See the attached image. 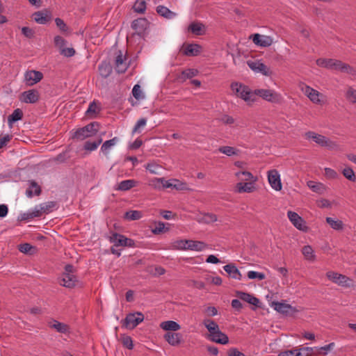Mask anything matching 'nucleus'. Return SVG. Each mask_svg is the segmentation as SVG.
<instances>
[{"label":"nucleus","instance_id":"f257e3e1","mask_svg":"<svg viewBox=\"0 0 356 356\" xmlns=\"http://www.w3.org/2000/svg\"><path fill=\"white\" fill-rule=\"evenodd\" d=\"M317 65L330 70L340 71L341 72L354 74L355 70L350 65L343 63L341 60L332 58H318L316 60Z\"/></svg>","mask_w":356,"mask_h":356},{"label":"nucleus","instance_id":"f03ea898","mask_svg":"<svg viewBox=\"0 0 356 356\" xmlns=\"http://www.w3.org/2000/svg\"><path fill=\"white\" fill-rule=\"evenodd\" d=\"M99 126V123L97 122H90L85 127L76 129L72 137L77 140H83L87 138L96 135Z\"/></svg>","mask_w":356,"mask_h":356},{"label":"nucleus","instance_id":"7ed1b4c3","mask_svg":"<svg viewBox=\"0 0 356 356\" xmlns=\"http://www.w3.org/2000/svg\"><path fill=\"white\" fill-rule=\"evenodd\" d=\"M305 137L307 139H312L315 143L321 147H326L329 149H334L337 148L338 145L336 142L330 140L328 138L318 134L314 131H307L305 133Z\"/></svg>","mask_w":356,"mask_h":356},{"label":"nucleus","instance_id":"20e7f679","mask_svg":"<svg viewBox=\"0 0 356 356\" xmlns=\"http://www.w3.org/2000/svg\"><path fill=\"white\" fill-rule=\"evenodd\" d=\"M231 88L237 97H239L245 102H254V92L248 86L235 82L231 84Z\"/></svg>","mask_w":356,"mask_h":356},{"label":"nucleus","instance_id":"39448f33","mask_svg":"<svg viewBox=\"0 0 356 356\" xmlns=\"http://www.w3.org/2000/svg\"><path fill=\"white\" fill-rule=\"evenodd\" d=\"M144 320V315L141 312L129 313L125 318L122 321V326L132 330Z\"/></svg>","mask_w":356,"mask_h":356},{"label":"nucleus","instance_id":"423d86ee","mask_svg":"<svg viewBox=\"0 0 356 356\" xmlns=\"http://www.w3.org/2000/svg\"><path fill=\"white\" fill-rule=\"evenodd\" d=\"M327 278L339 286L344 287L352 286L353 281L347 276L334 271H329L326 273Z\"/></svg>","mask_w":356,"mask_h":356},{"label":"nucleus","instance_id":"0eeeda50","mask_svg":"<svg viewBox=\"0 0 356 356\" xmlns=\"http://www.w3.org/2000/svg\"><path fill=\"white\" fill-rule=\"evenodd\" d=\"M259 96L262 97L264 99L276 103L279 102L280 100V95L275 92L268 90V89H257L254 91V99H255L256 96Z\"/></svg>","mask_w":356,"mask_h":356},{"label":"nucleus","instance_id":"6e6552de","mask_svg":"<svg viewBox=\"0 0 356 356\" xmlns=\"http://www.w3.org/2000/svg\"><path fill=\"white\" fill-rule=\"evenodd\" d=\"M149 24V23L146 18L140 17L132 22L131 28L136 31V34L139 36H142L148 29Z\"/></svg>","mask_w":356,"mask_h":356},{"label":"nucleus","instance_id":"1a4fd4ad","mask_svg":"<svg viewBox=\"0 0 356 356\" xmlns=\"http://www.w3.org/2000/svg\"><path fill=\"white\" fill-rule=\"evenodd\" d=\"M268 179L270 186L275 191L282 190L280 176L277 170H271L268 172Z\"/></svg>","mask_w":356,"mask_h":356},{"label":"nucleus","instance_id":"9d476101","mask_svg":"<svg viewBox=\"0 0 356 356\" xmlns=\"http://www.w3.org/2000/svg\"><path fill=\"white\" fill-rule=\"evenodd\" d=\"M252 39L253 42L259 47H270L273 41L270 36L260 35L259 33H254L250 36Z\"/></svg>","mask_w":356,"mask_h":356},{"label":"nucleus","instance_id":"9b49d317","mask_svg":"<svg viewBox=\"0 0 356 356\" xmlns=\"http://www.w3.org/2000/svg\"><path fill=\"white\" fill-rule=\"evenodd\" d=\"M249 67L256 72H260L265 76H270L272 71L263 63L259 61H248Z\"/></svg>","mask_w":356,"mask_h":356},{"label":"nucleus","instance_id":"f8f14e48","mask_svg":"<svg viewBox=\"0 0 356 356\" xmlns=\"http://www.w3.org/2000/svg\"><path fill=\"white\" fill-rule=\"evenodd\" d=\"M77 279L76 276L70 273H63L58 279V283L66 288H73L76 286Z\"/></svg>","mask_w":356,"mask_h":356},{"label":"nucleus","instance_id":"ddd939ff","mask_svg":"<svg viewBox=\"0 0 356 356\" xmlns=\"http://www.w3.org/2000/svg\"><path fill=\"white\" fill-rule=\"evenodd\" d=\"M287 216L292 224L299 230H305L307 228L305 225V222L297 213L289 211Z\"/></svg>","mask_w":356,"mask_h":356},{"label":"nucleus","instance_id":"4468645a","mask_svg":"<svg viewBox=\"0 0 356 356\" xmlns=\"http://www.w3.org/2000/svg\"><path fill=\"white\" fill-rule=\"evenodd\" d=\"M22 101L27 104H34L39 100V92L37 90L31 89L22 94Z\"/></svg>","mask_w":356,"mask_h":356},{"label":"nucleus","instance_id":"2eb2a0df","mask_svg":"<svg viewBox=\"0 0 356 356\" xmlns=\"http://www.w3.org/2000/svg\"><path fill=\"white\" fill-rule=\"evenodd\" d=\"M215 333L209 334L208 339L215 343L220 344H227L229 342L227 335L222 332L220 329L214 332Z\"/></svg>","mask_w":356,"mask_h":356},{"label":"nucleus","instance_id":"dca6fc26","mask_svg":"<svg viewBox=\"0 0 356 356\" xmlns=\"http://www.w3.org/2000/svg\"><path fill=\"white\" fill-rule=\"evenodd\" d=\"M43 78V74L41 72L36 70H29L25 73V79L26 81L30 82L28 83L29 86H33Z\"/></svg>","mask_w":356,"mask_h":356},{"label":"nucleus","instance_id":"f3484780","mask_svg":"<svg viewBox=\"0 0 356 356\" xmlns=\"http://www.w3.org/2000/svg\"><path fill=\"white\" fill-rule=\"evenodd\" d=\"M302 90L305 95L314 104H320L321 99L319 96L321 95L318 91L314 90L309 86L305 85Z\"/></svg>","mask_w":356,"mask_h":356},{"label":"nucleus","instance_id":"a211bd4d","mask_svg":"<svg viewBox=\"0 0 356 356\" xmlns=\"http://www.w3.org/2000/svg\"><path fill=\"white\" fill-rule=\"evenodd\" d=\"M126 60V57H123L121 51H119L115 60V68L118 73L122 74L126 72L128 67Z\"/></svg>","mask_w":356,"mask_h":356},{"label":"nucleus","instance_id":"6ab92c4d","mask_svg":"<svg viewBox=\"0 0 356 356\" xmlns=\"http://www.w3.org/2000/svg\"><path fill=\"white\" fill-rule=\"evenodd\" d=\"M201 46L197 44H184L182 47V53L187 56H197L201 51Z\"/></svg>","mask_w":356,"mask_h":356},{"label":"nucleus","instance_id":"aec40b11","mask_svg":"<svg viewBox=\"0 0 356 356\" xmlns=\"http://www.w3.org/2000/svg\"><path fill=\"white\" fill-rule=\"evenodd\" d=\"M272 305L274 307L275 310L283 314L287 315L296 312V309L291 305L284 302H273Z\"/></svg>","mask_w":356,"mask_h":356},{"label":"nucleus","instance_id":"412c9836","mask_svg":"<svg viewBox=\"0 0 356 356\" xmlns=\"http://www.w3.org/2000/svg\"><path fill=\"white\" fill-rule=\"evenodd\" d=\"M236 296L238 299H240L243 301L248 302L250 305H252L256 307H260L259 306V303H260L259 300L257 298L253 296L252 295H251L250 293L243 292V291H236Z\"/></svg>","mask_w":356,"mask_h":356},{"label":"nucleus","instance_id":"4be33fe9","mask_svg":"<svg viewBox=\"0 0 356 356\" xmlns=\"http://www.w3.org/2000/svg\"><path fill=\"white\" fill-rule=\"evenodd\" d=\"M184 243L187 244V247H184V250L202 251L207 247L205 243L200 241L185 240Z\"/></svg>","mask_w":356,"mask_h":356},{"label":"nucleus","instance_id":"5701e85b","mask_svg":"<svg viewBox=\"0 0 356 356\" xmlns=\"http://www.w3.org/2000/svg\"><path fill=\"white\" fill-rule=\"evenodd\" d=\"M198 74V71L195 69H186L183 70L181 73L177 75V80L178 82L183 83L186 81L187 79H192L193 77L197 76Z\"/></svg>","mask_w":356,"mask_h":356},{"label":"nucleus","instance_id":"b1692460","mask_svg":"<svg viewBox=\"0 0 356 356\" xmlns=\"http://www.w3.org/2000/svg\"><path fill=\"white\" fill-rule=\"evenodd\" d=\"M224 270L233 279L241 280L242 275L234 264H229L223 267Z\"/></svg>","mask_w":356,"mask_h":356},{"label":"nucleus","instance_id":"393cba45","mask_svg":"<svg viewBox=\"0 0 356 356\" xmlns=\"http://www.w3.org/2000/svg\"><path fill=\"white\" fill-rule=\"evenodd\" d=\"M164 339L171 346H177L181 342V335L177 332H168L165 334Z\"/></svg>","mask_w":356,"mask_h":356},{"label":"nucleus","instance_id":"a878e982","mask_svg":"<svg viewBox=\"0 0 356 356\" xmlns=\"http://www.w3.org/2000/svg\"><path fill=\"white\" fill-rule=\"evenodd\" d=\"M156 13L161 17L167 19H172L176 17L177 14L171 11L169 8L164 6H158L156 8Z\"/></svg>","mask_w":356,"mask_h":356},{"label":"nucleus","instance_id":"bb28decb","mask_svg":"<svg viewBox=\"0 0 356 356\" xmlns=\"http://www.w3.org/2000/svg\"><path fill=\"white\" fill-rule=\"evenodd\" d=\"M188 30L195 35H202L205 33V26L199 22H192L188 26Z\"/></svg>","mask_w":356,"mask_h":356},{"label":"nucleus","instance_id":"cd10ccee","mask_svg":"<svg viewBox=\"0 0 356 356\" xmlns=\"http://www.w3.org/2000/svg\"><path fill=\"white\" fill-rule=\"evenodd\" d=\"M110 241L114 244L115 247H124V245H126L127 237L124 235L115 232L110 236Z\"/></svg>","mask_w":356,"mask_h":356},{"label":"nucleus","instance_id":"c85d7f7f","mask_svg":"<svg viewBox=\"0 0 356 356\" xmlns=\"http://www.w3.org/2000/svg\"><path fill=\"white\" fill-rule=\"evenodd\" d=\"M161 328L165 331H177L180 329V325L175 321H163L160 324Z\"/></svg>","mask_w":356,"mask_h":356},{"label":"nucleus","instance_id":"c756f323","mask_svg":"<svg viewBox=\"0 0 356 356\" xmlns=\"http://www.w3.org/2000/svg\"><path fill=\"white\" fill-rule=\"evenodd\" d=\"M40 193V186L35 181H31L29 188L26 191V195L29 197H31L33 195H39Z\"/></svg>","mask_w":356,"mask_h":356},{"label":"nucleus","instance_id":"7c9ffc66","mask_svg":"<svg viewBox=\"0 0 356 356\" xmlns=\"http://www.w3.org/2000/svg\"><path fill=\"white\" fill-rule=\"evenodd\" d=\"M33 19L40 24H45L50 20V17L42 11H37L33 14Z\"/></svg>","mask_w":356,"mask_h":356},{"label":"nucleus","instance_id":"2f4dec72","mask_svg":"<svg viewBox=\"0 0 356 356\" xmlns=\"http://www.w3.org/2000/svg\"><path fill=\"white\" fill-rule=\"evenodd\" d=\"M137 181L134 179H127L119 183L117 189L122 191H126L136 186Z\"/></svg>","mask_w":356,"mask_h":356},{"label":"nucleus","instance_id":"473e14b6","mask_svg":"<svg viewBox=\"0 0 356 356\" xmlns=\"http://www.w3.org/2000/svg\"><path fill=\"white\" fill-rule=\"evenodd\" d=\"M98 70L99 74L104 78H107L112 72L111 65L106 62H102L99 65Z\"/></svg>","mask_w":356,"mask_h":356},{"label":"nucleus","instance_id":"72a5a7b5","mask_svg":"<svg viewBox=\"0 0 356 356\" xmlns=\"http://www.w3.org/2000/svg\"><path fill=\"white\" fill-rule=\"evenodd\" d=\"M49 327L55 329L57 332L63 334L67 333L69 330V326L67 325L58 322L56 320H54L53 323H49Z\"/></svg>","mask_w":356,"mask_h":356},{"label":"nucleus","instance_id":"f704fd0d","mask_svg":"<svg viewBox=\"0 0 356 356\" xmlns=\"http://www.w3.org/2000/svg\"><path fill=\"white\" fill-rule=\"evenodd\" d=\"M23 118V112L21 109L17 108L14 110L13 113L10 115L8 118V122L9 124H12L14 122L22 120Z\"/></svg>","mask_w":356,"mask_h":356},{"label":"nucleus","instance_id":"c9c22d12","mask_svg":"<svg viewBox=\"0 0 356 356\" xmlns=\"http://www.w3.org/2000/svg\"><path fill=\"white\" fill-rule=\"evenodd\" d=\"M42 207V211L44 213H49L55 210L58 207V203L56 201H50L40 204Z\"/></svg>","mask_w":356,"mask_h":356},{"label":"nucleus","instance_id":"e433bc0d","mask_svg":"<svg viewBox=\"0 0 356 356\" xmlns=\"http://www.w3.org/2000/svg\"><path fill=\"white\" fill-rule=\"evenodd\" d=\"M236 188L238 193H250L254 188L251 182H239L237 184Z\"/></svg>","mask_w":356,"mask_h":356},{"label":"nucleus","instance_id":"4c0bfd02","mask_svg":"<svg viewBox=\"0 0 356 356\" xmlns=\"http://www.w3.org/2000/svg\"><path fill=\"white\" fill-rule=\"evenodd\" d=\"M326 222L335 230H342L343 228V223L341 220H334L331 217H327Z\"/></svg>","mask_w":356,"mask_h":356},{"label":"nucleus","instance_id":"58836bf2","mask_svg":"<svg viewBox=\"0 0 356 356\" xmlns=\"http://www.w3.org/2000/svg\"><path fill=\"white\" fill-rule=\"evenodd\" d=\"M118 140H119L118 138L114 137L113 138H112L111 140L105 141L101 147V151L104 154H107L109 149L111 147H112L113 146H114Z\"/></svg>","mask_w":356,"mask_h":356},{"label":"nucleus","instance_id":"ea45409f","mask_svg":"<svg viewBox=\"0 0 356 356\" xmlns=\"http://www.w3.org/2000/svg\"><path fill=\"white\" fill-rule=\"evenodd\" d=\"M203 324L207 327L209 334L215 333L214 332L219 329L218 325L214 321L211 319L204 320Z\"/></svg>","mask_w":356,"mask_h":356},{"label":"nucleus","instance_id":"a19ab883","mask_svg":"<svg viewBox=\"0 0 356 356\" xmlns=\"http://www.w3.org/2000/svg\"><path fill=\"white\" fill-rule=\"evenodd\" d=\"M19 250L25 254H33L36 251V248L26 243L19 245Z\"/></svg>","mask_w":356,"mask_h":356},{"label":"nucleus","instance_id":"79ce46f5","mask_svg":"<svg viewBox=\"0 0 356 356\" xmlns=\"http://www.w3.org/2000/svg\"><path fill=\"white\" fill-rule=\"evenodd\" d=\"M102 143V139L99 138L95 141L87 140L84 144V149L88 151H94Z\"/></svg>","mask_w":356,"mask_h":356},{"label":"nucleus","instance_id":"37998d69","mask_svg":"<svg viewBox=\"0 0 356 356\" xmlns=\"http://www.w3.org/2000/svg\"><path fill=\"white\" fill-rule=\"evenodd\" d=\"M136 13L143 14L146 10V1L145 0H136L133 6Z\"/></svg>","mask_w":356,"mask_h":356},{"label":"nucleus","instance_id":"c03bdc74","mask_svg":"<svg viewBox=\"0 0 356 356\" xmlns=\"http://www.w3.org/2000/svg\"><path fill=\"white\" fill-rule=\"evenodd\" d=\"M142 212L140 211H129L124 214V218L129 220H139L142 218Z\"/></svg>","mask_w":356,"mask_h":356},{"label":"nucleus","instance_id":"a18cd8bd","mask_svg":"<svg viewBox=\"0 0 356 356\" xmlns=\"http://www.w3.org/2000/svg\"><path fill=\"white\" fill-rule=\"evenodd\" d=\"M218 151L229 156L236 155L238 154V150L230 146H221L218 148Z\"/></svg>","mask_w":356,"mask_h":356},{"label":"nucleus","instance_id":"49530a36","mask_svg":"<svg viewBox=\"0 0 356 356\" xmlns=\"http://www.w3.org/2000/svg\"><path fill=\"white\" fill-rule=\"evenodd\" d=\"M100 109L97 108L96 104L95 102H92L90 104L87 111H86V115L90 118H92L96 116V115L99 112Z\"/></svg>","mask_w":356,"mask_h":356},{"label":"nucleus","instance_id":"de8ad7c7","mask_svg":"<svg viewBox=\"0 0 356 356\" xmlns=\"http://www.w3.org/2000/svg\"><path fill=\"white\" fill-rule=\"evenodd\" d=\"M279 356H308L307 355L298 350V348L280 352Z\"/></svg>","mask_w":356,"mask_h":356},{"label":"nucleus","instance_id":"09e8293b","mask_svg":"<svg viewBox=\"0 0 356 356\" xmlns=\"http://www.w3.org/2000/svg\"><path fill=\"white\" fill-rule=\"evenodd\" d=\"M164 178H154L149 181V185L156 189H163Z\"/></svg>","mask_w":356,"mask_h":356},{"label":"nucleus","instance_id":"8fccbe9b","mask_svg":"<svg viewBox=\"0 0 356 356\" xmlns=\"http://www.w3.org/2000/svg\"><path fill=\"white\" fill-rule=\"evenodd\" d=\"M302 252L305 257L308 260H313L314 255L313 254L314 250L310 245H305L302 248Z\"/></svg>","mask_w":356,"mask_h":356},{"label":"nucleus","instance_id":"3c124183","mask_svg":"<svg viewBox=\"0 0 356 356\" xmlns=\"http://www.w3.org/2000/svg\"><path fill=\"white\" fill-rule=\"evenodd\" d=\"M342 174L343 176L351 181H355L356 179V176L355 175L354 171L350 168H346L343 170Z\"/></svg>","mask_w":356,"mask_h":356},{"label":"nucleus","instance_id":"603ef678","mask_svg":"<svg viewBox=\"0 0 356 356\" xmlns=\"http://www.w3.org/2000/svg\"><path fill=\"white\" fill-rule=\"evenodd\" d=\"M236 176L242 181H252L254 179L252 174L248 171L237 172Z\"/></svg>","mask_w":356,"mask_h":356},{"label":"nucleus","instance_id":"864d4df0","mask_svg":"<svg viewBox=\"0 0 356 356\" xmlns=\"http://www.w3.org/2000/svg\"><path fill=\"white\" fill-rule=\"evenodd\" d=\"M247 276L250 280L258 279L259 280H263L266 278L264 273L252 270L248 271Z\"/></svg>","mask_w":356,"mask_h":356},{"label":"nucleus","instance_id":"5fc2aeb1","mask_svg":"<svg viewBox=\"0 0 356 356\" xmlns=\"http://www.w3.org/2000/svg\"><path fill=\"white\" fill-rule=\"evenodd\" d=\"M122 345L128 348L129 350H132L134 348L133 341L131 337L123 335L122 337Z\"/></svg>","mask_w":356,"mask_h":356},{"label":"nucleus","instance_id":"6e6d98bb","mask_svg":"<svg viewBox=\"0 0 356 356\" xmlns=\"http://www.w3.org/2000/svg\"><path fill=\"white\" fill-rule=\"evenodd\" d=\"M217 221V216L213 213H204L202 217V222L209 224Z\"/></svg>","mask_w":356,"mask_h":356},{"label":"nucleus","instance_id":"4d7b16f0","mask_svg":"<svg viewBox=\"0 0 356 356\" xmlns=\"http://www.w3.org/2000/svg\"><path fill=\"white\" fill-rule=\"evenodd\" d=\"M172 181L177 182V184H172L170 182V181H167L165 179V181H163V189L172 187L175 188L176 189H182V188L181 187V185H182V184L179 183V180L173 179Z\"/></svg>","mask_w":356,"mask_h":356},{"label":"nucleus","instance_id":"13d9d810","mask_svg":"<svg viewBox=\"0 0 356 356\" xmlns=\"http://www.w3.org/2000/svg\"><path fill=\"white\" fill-rule=\"evenodd\" d=\"M69 157L68 152L66 150L58 154L55 158L53 159V161L62 163L65 162L69 159Z\"/></svg>","mask_w":356,"mask_h":356},{"label":"nucleus","instance_id":"bf43d9fd","mask_svg":"<svg viewBox=\"0 0 356 356\" xmlns=\"http://www.w3.org/2000/svg\"><path fill=\"white\" fill-rule=\"evenodd\" d=\"M55 22L57 27L60 30L61 32H67L68 27L62 19L57 17L55 19Z\"/></svg>","mask_w":356,"mask_h":356},{"label":"nucleus","instance_id":"052dcab7","mask_svg":"<svg viewBox=\"0 0 356 356\" xmlns=\"http://www.w3.org/2000/svg\"><path fill=\"white\" fill-rule=\"evenodd\" d=\"M132 94H133V96L136 99H140L144 97V96L142 95L140 86L138 84H136L134 86V88L132 89Z\"/></svg>","mask_w":356,"mask_h":356},{"label":"nucleus","instance_id":"680f3d73","mask_svg":"<svg viewBox=\"0 0 356 356\" xmlns=\"http://www.w3.org/2000/svg\"><path fill=\"white\" fill-rule=\"evenodd\" d=\"M146 122H147L146 118H140V120H138L133 129V133L140 132V129L145 127L146 124Z\"/></svg>","mask_w":356,"mask_h":356},{"label":"nucleus","instance_id":"e2e57ef3","mask_svg":"<svg viewBox=\"0 0 356 356\" xmlns=\"http://www.w3.org/2000/svg\"><path fill=\"white\" fill-rule=\"evenodd\" d=\"M219 120L225 124L231 125L235 122V120L233 117L228 115H223Z\"/></svg>","mask_w":356,"mask_h":356},{"label":"nucleus","instance_id":"0e129e2a","mask_svg":"<svg viewBox=\"0 0 356 356\" xmlns=\"http://www.w3.org/2000/svg\"><path fill=\"white\" fill-rule=\"evenodd\" d=\"M54 44L61 49L65 45L66 40L63 37L56 35L54 37Z\"/></svg>","mask_w":356,"mask_h":356},{"label":"nucleus","instance_id":"69168bd1","mask_svg":"<svg viewBox=\"0 0 356 356\" xmlns=\"http://www.w3.org/2000/svg\"><path fill=\"white\" fill-rule=\"evenodd\" d=\"M22 33L25 37L28 38H32L35 35V31L32 29L26 26L22 27Z\"/></svg>","mask_w":356,"mask_h":356},{"label":"nucleus","instance_id":"338daca9","mask_svg":"<svg viewBox=\"0 0 356 356\" xmlns=\"http://www.w3.org/2000/svg\"><path fill=\"white\" fill-rule=\"evenodd\" d=\"M60 54L66 57H72L75 54V50L74 48H63L60 50Z\"/></svg>","mask_w":356,"mask_h":356},{"label":"nucleus","instance_id":"774afa93","mask_svg":"<svg viewBox=\"0 0 356 356\" xmlns=\"http://www.w3.org/2000/svg\"><path fill=\"white\" fill-rule=\"evenodd\" d=\"M347 98L349 101L356 103V90L350 88L347 92Z\"/></svg>","mask_w":356,"mask_h":356}]
</instances>
